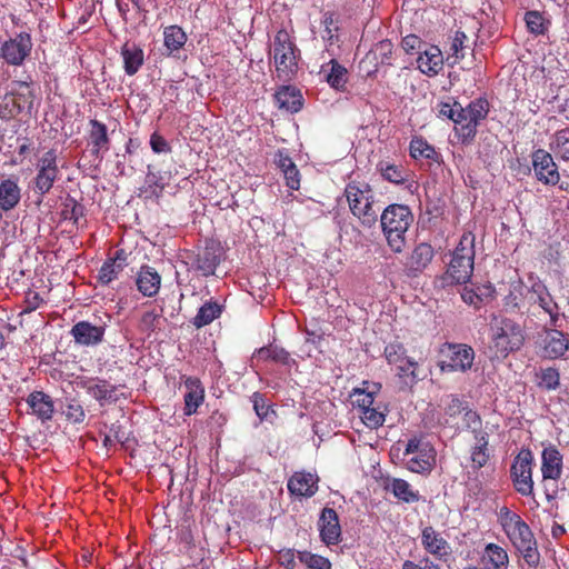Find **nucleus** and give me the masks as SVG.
<instances>
[{"instance_id": "nucleus-57", "label": "nucleus", "mask_w": 569, "mask_h": 569, "mask_svg": "<svg viewBox=\"0 0 569 569\" xmlns=\"http://www.w3.org/2000/svg\"><path fill=\"white\" fill-rule=\"evenodd\" d=\"M161 321L162 317L156 310L147 311L141 317V328L146 331H154L160 329Z\"/></svg>"}, {"instance_id": "nucleus-22", "label": "nucleus", "mask_w": 569, "mask_h": 569, "mask_svg": "<svg viewBox=\"0 0 569 569\" xmlns=\"http://www.w3.org/2000/svg\"><path fill=\"white\" fill-rule=\"evenodd\" d=\"M106 328L103 326H94L89 321L82 320L77 322L70 333L76 343L81 346H96L103 340Z\"/></svg>"}, {"instance_id": "nucleus-14", "label": "nucleus", "mask_w": 569, "mask_h": 569, "mask_svg": "<svg viewBox=\"0 0 569 569\" xmlns=\"http://www.w3.org/2000/svg\"><path fill=\"white\" fill-rule=\"evenodd\" d=\"M541 349L542 356L547 359L565 358L569 349V335L549 325L541 339Z\"/></svg>"}, {"instance_id": "nucleus-7", "label": "nucleus", "mask_w": 569, "mask_h": 569, "mask_svg": "<svg viewBox=\"0 0 569 569\" xmlns=\"http://www.w3.org/2000/svg\"><path fill=\"white\" fill-rule=\"evenodd\" d=\"M351 213L358 218L365 228H371L378 222V212L375 210V196L368 183H348L345 189Z\"/></svg>"}, {"instance_id": "nucleus-43", "label": "nucleus", "mask_w": 569, "mask_h": 569, "mask_svg": "<svg viewBox=\"0 0 569 569\" xmlns=\"http://www.w3.org/2000/svg\"><path fill=\"white\" fill-rule=\"evenodd\" d=\"M330 70L326 76L327 82L331 88L338 91H345L347 84V69L340 64L337 60H330L328 63Z\"/></svg>"}, {"instance_id": "nucleus-62", "label": "nucleus", "mask_w": 569, "mask_h": 569, "mask_svg": "<svg viewBox=\"0 0 569 569\" xmlns=\"http://www.w3.org/2000/svg\"><path fill=\"white\" fill-rule=\"evenodd\" d=\"M150 147L156 153H167L171 151L168 141L157 132H153L150 137Z\"/></svg>"}, {"instance_id": "nucleus-61", "label": "nucleus", "mask_w": 569, "mask_h": 569, "mask_svg": "<svg viewBox=\"0 0 569 569\" xmlns=\"http://www.w3.org/2000/svg\"><path fill=\"white\" fill-rule=\"evenodd\" d=\"M425 44L426 43L416 34H408L402 38L401 41V46L407 53H412L416 50L420 53L425 48Z\"/></svg>"}, {"instance_id": "nucleus-50", "label": "nucleus", "mask_w": 569, "mask_h": 569, "mask_svg": "<svg viewBox=\"0 0 569 569\" xmlns=\"http://www.w3.org/2000/svg\"><path fill=\"white\" fill-rule=\"evenodd\" d=\"M550 148L563 160H569V130H558L553 136Z\"/></svg>"}, {"instance_id": "nucleus-38", "label": "nucleus", "mask_w": 569, "mask_h": 569, "mask_svg": "<svg viewBox=\"0 0 569 569\" xmlns=\"http://www.w3.org/2000/svg\"><path fill=\"white\" fill-rule=\"evenodd\" d=\"M376 169L385 180L395 184L405 183L409 177V170L403 166L391 163L386 160L379 161Z\"/></svg>"}, {"instance_id": "nucleus-9", "label": "nucleus", "mask_w": 569, "mask_h": 569, "mask_svg": "<svg viewBox=\"0 0 569 569\" xmlns=\"http://www.w3.org/2000/svg\"><path fill=\"white\" fill-rule=\"evenodd\" d=\"M383 355L389 365L397 368V376L403 379L407 385L413 386L422 378L417 369L418 362L407 357V350L400 342H390L385 347Z\"/></svg>"}, {"instance_id": "nucleus-23", "label": "nucleus", "mask_w": 569, "mask_h": 569, "mask_svg": "<svg viewBox=\"0 0 569 569\" xmlns=\"http://www.w3.org/2000/svg\"><path fill=\"white\" fill-rule=\"evenodd\" d=\"M89 143L91 144V154L99 161L103 159V153L110 149V138L107 126L97 119L89 121Z\"/></svg>"}, {"instance_id": "nucleus-3", "label": "nucleus", "mask_w": 569, "mask_h": 569, "mask_svg": "<svg viewBox=\"0 0 569 569\" xmlns=\"http://www.w3.org/2000/svg\"><path fill=\"white\" fill-rule=\"evenodd\" d=\"M489 349L498 359H505L510 353L522 348L526 331L522 325L508 317H493L489 327Z\"/></svg>"}, {"instance_id": "nucleus-42", "label": "nucleus", "mask_w": 569, "mask_h": 569, "mask_svg": "<svg viewBox=\"0 0 569 569\" xmlns=\"http://www.w3.org/2000/svg\"><path fill=\"white\" fill-rule=\"evenodd\" d=\"M146 187L140 189L141 193H146L147 197L159 198L164 190L167 182L164 177L159 171H153L152 166H148V172L146 174Z\"/></svg>"}, {"instance_id": "nucleus-16", "label": "nucleus", "mask_w": 569, "mask_h": 569, "mask_svg": "<svg viewBox=\"0 0 569 569\" xmlns=\"http://www.w3.org/2000/svg\"><path fill=\"white\" fill-rule=\"evenodd\" d=\"M77 385L84 389L102 406L104 402H116L117 386L99 377H80Z\"/></svg>"}, {"instance_id": "nucleus-48", "label": "nucleus", "mask_w": 569, "mask_h": 569, "mask_svg": "<svg viewBox=\"0 0 569 569\" xmlns=\"http://www.w3.org/2000/svg\"><path fill=\"white\" fill-rule=\"evenodd\" d=\"M525 21L528 30L536 36L545 34L548 30L549 21H547L539 11L532 10L526 12Z\"/></svg>"}, {"instance_id": "nucleus-20", "label": "nucleus", "mask_w": 569, "mask_h": 569, "mask_svg": "<svg viewBox=\"0 0 569 569\" xmlns=\"http://www.w3.org/2000/svg\"><path fill=\"white\" fill-rule=\"evenodd\" d=\"M417 68L428 77L437 76L443 69V56L437 46L425 44L417 59Z\"/></svg>"}, {"instance_id": "nucleus-34", "label": "nucleus", "mask_w": 569, "mask_h": 569, "mask_svg": "<svg viewBox=\"0 0 569 569\" xmlns=\"http://www.w3.org/2000/svg\"><path fill=\"white\" fill-rule=\"evenodd\" d=\"M481 563L483 569H508L509 557L502 547L496 543H488L485 547Z\"/></svg>"}, {"instance_id": "nucleus-4", "label": "nucleus", "mask_w": 569, "mask_h": 569, "mask_svg": "<svg viewBox=\"0 0 569 569\" xmlns=\"http://www.w3.org/2000/svg\"><path fill=\"white\" fill-rule=\"evenodd\" d=\"M475 234L465 232L451 254L446 272L439 277V286L445 288L467 283L473 272Z\"/></svg>"}, {"instance_id": "nucleus-49", "label": "nucleus", "mask_w": 569, "mask_h": 569, "mask_svg": "<svg viewBox=\"0 0 569 569\" xmlns=\"http://www.w3.org/2000/svg\"><path fill=\"white\" fill-rule=\"evenodd\" d=\"M84 214V207L74 198L68 196L62 203L61 216L64 220H72L78 223L79 219Z\"/></svg>"}, {"instance_id": "nucleus-51", "label": "nucleus", "mask_w": 569, "mask_h": 569, "mask_svg": "<svg viewBox=\"0 0 569 569\" xmlns=\"http://www.w3.org/2000/svg\"><path fill=\"white\" fill-rule=\"evenodd\" d=\"M299 560L310 569H331L329 559L308 551L298 552Z\"/></svg>"}, {"instance_id": "nucleus-44", "label": "nucleus", "mask_w": 569, "mask_h": 569, "mask_svg": "<svg viewBox=\"0 0 569 569\" xmlns=\"http://www.w3.org/2000/svg\"><path fill=\"white\" fill-rule=\"evenodd\" d=\"M164 37V47L170 51L180 50L187 41V34L179 26H169L164 28L163 31Z\"/></svg>"}, {"instance_id": "nucleus-26", "label": "nucleus", "mask_w": 569, "mask_h": 569, "mask_svg": "<svg viewBox=\"0 0 569 569\" xmlns=\"http://www.w3.org/2000/svg\"><path fill=\"white\" fill-rule=\"evenodd\" d=\"M562 455L553 445L546 447L541 455L543 479L559 480L562 475Z\"/></svg>"}, {"instance_id": "nucleus-40", "label": "nucleus", "mask_w": 569, "mask_h": 569, "mask_svg": "<svg viewBox=\"0 0 569 569\" xmlns=\"http://www.w3.org/2000/svg\"><path fill=\"white\" fill-rule=\"evenodd\" d=\"M399 500L407 503L417 502L420 500V495L415 491L410 483L403 479L395 478L387 487Z\"/></svg>"}, {"instance_id": "nucleus-64", "label": "nucleus", "mask_w": 569, "mask_h": 569, "mask_svg": "<svg viewBox=\"0 0 569 569\" xmlns=\"http://www.w3.org/2000/svg\"><path fill=\"white\" fill-rule=\"evenodd\" d=\"M461 299L463 300V302H466L469 306H473L475 308H479L482 302V299L478 293L467 288H465V290L462 291Z\"/></svg>"}, {"instance_id": "nucleus-47", "label": "nucleus", "mask_w": 569, "mask_h": 569, "mask_svg": "<svg viewBox=\"0 0 569 569\" xmlns=\"http://www.w3.org/2000/svg\"><path fill=\"white\" fill-rule=\"evenodd\" d=\"M66 419L71 423H82L87 417L81 402L76 398H68L63 408Z\"/></svg>"}, {"instance_id": "nucleus-1", "label": "nucleus", "mask_w": 569, "mask_h": 569, "mask_svg": "<svg viewBox=\"0 0 569 569\" xmlns=\"http://www.w3.org/2000/svg\"><path fill=\"white\" fill-rule=\"evenodd\" d=\"M439 116L453 121L455 133L463 144H471L478 132V127L489 113L490 104L486 98H477L462 107L460 102H440L437 107Z\"/></svg>"}, {"instance_id": "nucleus-39", "label": "nucleus", "mask_w": 569, "mask_h": 569, "mask_svg": "<svg viewBox=\"0 0 569 569\" xmlns=\"http://www.w3.org/2000/svg\"><path fill=\"white\" fill-rule=\"evenodd\" d=\"M387 412L388 407L383 402L377 401L375 406H371L362 411L360 413V418L362 422L370 429H378L383 425Z\"/></svg>"}, {"instance_id": "nucleus-29", "label": "nucleus", "mask_w": 569, "mask_h": 569, "mask_svg": "<svg viewBox=\"0 0 569 569\" xmlns=\"http://www.w3.org/2000/svg\"><path fill=\"white\" fill-rule=\"evenodd\" d=\"M274 100L280 109L290 113L300 111L303 107L301 91L295 86H281L274 93Z\"/></svg>"}, {"instance_id": "nucleus-31", "label": "nucleus", "mask_w": 569, "mask_h": 569, "mask_svg": "<svg viewBox=\"0 0 569 569\" xmlns=\"http://www.w3.org/2000/svg\"><path fill=\"white\" fill-rule=\"evenodd\" d=\"M220 263V248L216 243L207 244L194 260L196 269L208 277L214 273L217 266Z\"/></svg>"}, {"instance_id": "nucleus-2", "label": "nucleus", "mask_w": 569, "mask_h": 569, "mask_svg": "<svg viewBox=\"0 0 569 569\" xmlns=\"http://www.w3.org/2000/svg\"><path fill=\"white\" fill-rule=\"evenodd\" d=\"M500 525L516 550L522 556L530 568H537L540 562L537 540L530 527L522 518L507 507L499 512Z\"/></svg>"}, {"instance_id": "nucleus-37", "label": "nucleus", "mask_w": 569, "mask_h": 569, "mask_svg": "<svg viewBox=\"0 0 569 569\" xmlns=\"http://www.w3.org/2000/svg\"><path fill=\"white\" fill-rule=\"evenodd\" d=\"M274 161L282 171L287 186L292 190H298L300 187V174L292 159L282 151H279Z\"/></svg>"}, {"instance_id": "nucleus-8", "label": "nucleus", "mask_w": 569, "mask_h": 569, "mask_svg": "<svg viewBox=\"0 0 569 569\" xmlns=\"http://www.w3.org/2000/svg\"><path fill=\"white\" fill-rule=\"evenodd\" d=\"M441 360L438 367L441 372H466L471 369L475 360L473 349L465 343L445 342L440 350Z\"/></svg>"}, {"instance_id": "nucleus-27", "label": "nucleus", "mask_w": 569, "mask_h": 569, "mask_svg": "<svg viewBox=\"0 0 569 569\" xmlns=\"http://www.w3.org/2000/svg\"><path fill=\"white\" fill-rule=\"evenodd\" d=\"M184 387L186 393L183 412L186 416H191L197 412V409L204 400V388L200 379L197 377H186Z\"/></svg>"}, {"instance_id": "nucleus-30", "label": "nucleus", "mask_w": 569, "mask_h": 569, "mask_svg": "<svg viewBox=\"0 0 569 569\" xmlns=\"http://www.w3.org/2000/svg\"><path fill=\"white\" fill-rule=\"evenodd\" d=\"M120 53L123 60V69L126 74L134 76L144 62V53L142 48L134 42L127 41L121 47Z\"/></svg>"}, {"instance_id": "nucleus-18", "label": "nucleus", "mask_w": 569, "mask_h": 569, "mask_svg": "<svg viewBox=\"0 0 569 569\" xmlns=\"http://www.w3.org/2000/svg\"><path fill=\"white\" fill-rule=\"evenodd\" d=\"M490 432L487 430L481 431L479 435H472L473 443L470 447V462L471 469L478 471L486 467L493 456V448L489 443Z\"/></svg>"}, {"instance_id": "nucleus-53", "label": "nucleus", "mask_w": 569, "mask_h": 569, "mask_svg": "<svg viewBox=\"0 0 569 569\" xmlns=\"http://www.w3.org/2000/svg\"><path fill=\"white\" fill-rule=\"evenodd\" d=\"M269 352L270 360L274 362H279L281 365L291 367L292 365H296L295 359L290 357V353L284 350L283 348L277 347V346H269V347H262L261 353Z\"/></svg>"}, {"instance_id": "nucleus-58", "label": "nucleus", "mask_w": 569, "mask_h": 569, "mask_svg": "<svg viewBox=\"0 0 569 569\" xmlns=\"http://www.w3.org/2000/svg\"><path fill=\"white\" fill-rule=\"evenodd\" d=\"M466 406L457 395H449L446 397L445 413L449 417H457L466 410Z\"/></svg>"}, {"instance_id": "nucleus-55", "label": "nucleus", "mask_w": 569, "mask_h": 569, "mask_svg": "<svg viewBox=\"0 0 569 569\" xmlns=\"http://www.w3.org/2000/svg\"><path fill=\"white\" fill-rule=\"evenodd\" d=\"M560 375L556 368L541 370L539 385L547 390H555L559 387Z\"/></svg>"}, {"instance_id": "nucleus-13", "label": "nucleus", "mask_w": 569, "mask_h": 569, "mask_svg": "<svg viewBox=\"0 0 569 569\" xmlns=\"http://www.w3.org/2000/svg\"><path fill=\"white\" fill-rule=\"evenodd\" d=\"M420 543L436 560L446 562L451 558L452 548L447 537L431 525L421 528Z\"/></svg>"}, {"instance_id": "nucleus-54", "label": "nucleus", "mask_w": 569, "mask_h": 569, "mask_svg": "<svg viewBox=\"0 0 569 569\" xmlns=\"http://www.w3.org/2000/svg\"><path fill=\"white\" fill-rule=\"evenodd\" d=\"M337 14L332 11H327L322 14L321 24L323 26V38L332 42L338 31Z\"/></svg>"}, {"instance_id": "nucleus-63", "label": "nucleus", "mask_w": 569, "mask_h": 569, "mask_svg": "<svg viewBox=\"0 0 569 569\" xmlns=\"http://www.w3.org/2000/svg\"><path fill=\"white\" fill-rule=\"evenodd\" d=\"M402 569H441L439 565L430 561L428 558L423 559L420 563L411 560H406L402 563Z\"/></svg>"}, {"instance_id": "nucleus-45", "label": "nucleus", "mask_w": 569, "mask_h": 569, "mask_svg": "<svg viewBox=\"0 0 569 569\" xmlns=\"http://www.w3.org/2000/svg\"><path fill=\"white\" fill-rule=\"evenodd\" d=\"M410 156L413 159L436 160L438 153L423 138L415 137L410 142Z\"/></svg>"}, {"instance_id": "nucleus-21", "label": "nucleus", "mask_w": 569, "mask_h": 569, "mask_svg": "<svg viewBox=\"0 0 569 569\" xmlns=\"http://www.w3.org/2000/svg\"><path fill=\"white\" fill-rule=\"evenodd\" d=\"M435 257V250L427 242L418 243L407 258L406 268L409 276H418L423 272Z\"/></svg>"}, {"instance_id": "nucleus-19", "label": "nucleus", "mask_w": 569, "mask_h": 569, "mask_svg": "<svg viewBox=\"0 0 569 569\" xmlns=\"http://www.w3.org/2000/svg\"><path fill=\"white\" fill-rule=\"evenodd\" d=\"M321 540L327 545H337L340 541L341 527L339 517L333 508L325 507L319 518Z\"/></svg>"}, {"instance_id": "nucleus-6", "label": "nucleus", "mask_w": 569, "mask_h": 569, "mask_svg": "<svg viewBox=\"0 0 569 569\" xmlns=\"http://www.w3.org/2000/svg\"><path fill=\"white\" fill-rule=\"evenodd\" d=\"M272 52L277 78L282 82L292 80L298 73L300 50L284 29L276 33Z\"/></svg>"}, {"instance_id": "nucleus-52", "label": "nucleus", "mask_w": 569, "mask_h": 569, "mask_svg": "<svg viewBox=\"0 0 569 569\" xmlns=\"http://www.w3.org/2000/svg\"><path fill=\"white\" fill-rule=\"evenodd\" d=\"M462 421H463L465 428L468 431H470L471 435H476V433L479 435L481 431L488 429V428L482 427V419H481L480 415L477 411L469 409V408H466V410L463 411Z\"/></svg>"}, {"instance_id": "nucleus-46", "label": "nucleus", "mask_w": 569, "mask_h": 569, "mask_svg": "<svg viewBox=\"0 0 569 569\" xmlns=\"http://www.w3.org/2000/svg\"><path fill=\"white\" fill-rule=\"evenodd\" d=\"M373 56V59L377 60V64H392V54H393V44L390 40L386 39L379 41L375 48L367 54V58Z\"/></svg>"}, {"instance_id": "nucleus-15", "label": "nucleus", "mask_w": 569, "mask_h": 569, "mask_svg": "<svg viewBox=\"0 0 569 569\" xmlns=\"http://www.w3.org/2000/svg\"><path fill=\"white\" fill-rule=\"evenodd\" d=\"M532 167L536 178L543 184L555 186L560 180L558 167L549 152L537 149L532 152Z\"/></svg>"}, {"instance_id": "nucleus-36", "label": "nucleus", "mask_w": 569, "mask_h": 569, "mask_svg": "<svg viewBox=\"0 0 569 569\" xmlns=\"http://www.w3.org/2000/svg\"><path fill=\"white\" fill-rule=\"evenodd\" d=\"M21 189L17 181L6 179L0 183V209L9 211L13 209L20 201Z\"/></svg>"}, {"instance_id": "nucleus-35", "label": "nucleus", "mask_w": 569, "mask_h": 569, "mask_svg": "<svg viewBox=\"0 0 569 569\" xmlns=\"http://www.w3.org/2000/svg\"><path fill=\"white\" fill-rule=\"evenodd\" d=\"M223 308V305L210 299L199 308L198 313L192 318L191 323L197 329L206 327L221 316Z\"/></svg>"}, {"instance_id": "nucleus-24", "label": "nucleus", "mask_w": 569, "mask_h": 569, "mask_svg": "<svg viewBox=\"0 0 569 569\" xmlns=\"http://www.w3.org/2000/svg\"><path fill=\"white\" fill-rule=\"evenodd\" d=\"M318 477L310 472H295L288 480V490L291 495L310 498L318 491Z\"/></svg>"}, {"instance_id": "nucleus-59", "label": "nucleus", "mask_w": 569, "mask_h": 569, "mask_svg": "<svg viewBox=\"0 0 569 569\" xmlns=\"http://www.w3.org/2000/svg\"><path fill=\"white\" fill-rule=\"evenodd\" d=\"M467 40L468 37L463 31H456L455 37L452 38L451 41L450 50L457 59H462L465 57L462 50L467 48V46L465 44Z\"/></svg>"}, {"instance_id": "nucleus-17", "label": "nucleus", "mask_w": 569, "mask_h": 569, "mask_svg": "<svg viewBox=\"0 0 569 569\" xmlns=\"http://www.w3.org/2000/svg\"><path fill=\"white\" fill-rule=\"evenodd\" d=\"M31 38L28 33H20L14 39L6 41L2 46L3 59L12 66H20L31 51Z\"/></svg>"}, {"instance_id": "nucleus-12", "label": "nucleus", "mask_w": 569, "mask_h": 569, "mask_svg": "<svg viewBox=\"0 0 569 569\" xmlns=\"http://www.w3.org/2000/svg\"><path fill=\"white\" fill-rule=\"evenodd\" d=\"M532 462V452L529 449H521L511 465L510 476L515 489L522 496H530L533 491Z\"/></svg>"}, {"instance_id": "nucleus-41", "label": "nucleus", "mask_w": 569, "mask_h": 569, "mask_svg": "<svg viewBox=\"0 0 569 569\" xmlns=\"http://www.w3.org/2000/svg\"><path fill=\"white\" fill-rule=\"evenodd\" d=\"M405 462L407 468L412 472H429L432 469L435 462L432 449L422 451V453L412 455L405 459Z\"/></svg>"}, {"instance_id": "nucleus-25", "label": "nucleus", "mask_w": 569, "mask_h": 569, "mask_svg": "<svg viewBox=\"0 0 569 569\" xmlns=\"http://www.w3.org/2000/svg\"><path fill=\"white\" fill-rule=\"evenodd\" d=\"M27 405L42 423L53 418L54 405L52 398L43 391L34 390L27 398Z\"/></svg>"}, {"instance_id": "nucleus-32", "label": "nucleus", "mask_w": 569, "mask_h": 569, "mask_svg": "<svg viewBox=\"0 0 569 569\" xmlns=\"http://www.w3.org/2000/svg\"><path fill=\"white\" fill-rule=\"evenodd\" d=\"M381 385L377 382L363 381L362 388L353 389L351 402L358 408L360 413L377 402L376 395L380 391Z\"/></svg>"}, {"instance_id": "nucleus-10", "label": "nucleus", "mask_w": 569, "mask_h": 569, "mask_svg": "<svg viewBox=\"0 0 569 569\" xmlns=\"http://www.w3.org/2000/svg\"><path fill=\"white\" fill-rule=\"evenodd\" d=\"M528 280L530 282V301L549 316V325L551 327H558L560 318L563 317V313L560 311V306L555 300L545 282L538 277L530 274Z\"/></svg>"}, {"instance_id": "nucleus-33", "label": "nucleus", "mask_w": 569, "mask_h": 569, "mask_svg": "<svg viewBox=\"0 0 569 569\" xmlns=\"http://www.w3.org/2000/svg\"><path fill=\"white\" fill-rule=\"evenodd\" d=\"M137 288L146 297L158 293L161 283L160 274L149 266H142L137 277Z\"/></svg>"}, {"instance_id": "nucleus-60", "label": "nucleus", "mask_w": 569, "mask_h": 569, "mask_svg": "<svg viewBox=\"0 0 569 569\" xmlns=\"http://www.w3.org/2000/svg\"><path fill=\"white\" fill-rule=\"evenodd\" d=\"M277 562L286 569H296V553L293 549H281L276 556Z\"/></svg>"}, {"instance_id": "nucleus-5", "label": "nucleus", "mask_w": 569, "mask_h": 569, "mask_svg": "<svg viewBox=\"0 0 569 569\" xmlns=\"http://www.w3.org/2000/svg\"><path fill=\"white\" fill-rule=\"evenodd\" d=\"M413 222V213L406 204H389L380 216V226L389 248L402 252L406 247V233Z\"/></svg>"}, {"instance_id": "nucleus-28", "label": "nucleus", "mask_w": 569, "mask_h": 569, "mask_svg": "<svg viewBox=\"0 0 569 569\" xmlns=\"http://www.w3.org/2000/svg\"><path fill=\"white\" fill-rule=\"evenodd\" d=\"M127 264V252L123 249L117 250L113 257L103 262L98 273V281L103 286L109 284L118 278Z\"/></svg>"}, {"instance_id": "nucleus-11", "label": "nucleus", "mask_w": 569, "mask_h": 569, "mask_svg": "<svg viewBox=\"0 0 569 569\" xmlns=\"http://www.w3.org/2000/svg\"><path fill=\"white\" fill-rule=\"evenodd\" d=\"M57 151L50 149L44 152L37 161V176L34 177V191L41 197L47 194L59 178V168L57 164Z\"/></svg>"}, {"instance_id": "nucleus-56", "label": "nucleus", "mask_w": 569, "mask_h": 569, "mask_svg": "<svg viewBox=\"0 0 569 569\" xmlns=\"http://www.w3.org/2000/svg\"><path fill=\"white\" fill-rule=\"evenodd\" d=\"M251 401L253 405V410L260 420H264L268 418L271 406L268 403V400L264 395L260 392H253L251 396Z\"/></svg>"}]
</instances>
